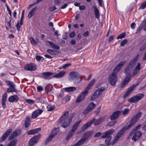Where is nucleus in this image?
<instances>
[{
	"mask_svg": "<svg viewBox=\"0 0 146 146\" xmlns=\"http://www.w3.org/2000/svg\"><path fill=\"white\" fill-rule=\"evenodd\" d=\"M15 86H12L11 87H9L7 90V92L8 93L15 92Z\"/></svg>",
	"mask_w": 146,
	"mask_h": 146,
	"instance_id": "obj_37",
	"label": "nucleus"
},
{
	"mask_svg": "<svg viewBox=\"0 0 146 146\" xmlns=\"http://www.w3.org/2000/svg\"><path fill=\"white\" fill-rule=\"evenodd\" d=\"M7 94L6 93H5L2 96V102H6L7 100Z\"/></svg>",
	"mask_w": 146,
	"mask_h": 146,
	"instance_id": "obj_42",
	"label": "nucleus"
},
{
	"mask_svg": "<svg viewBox=\"0 0 146 146\" xmlns=\"http://www.w3.org/2000/svg\"><path fill=\"white\" fill-rule=\"evenodd\" d=\"M100 95V94L99 93L98 91L96 90L91 97V100H92L97 98Z\"/></svg>",
	"mask_w": 146,
	"mask_h": 146,
	"instance_id": "obj_28",
	"label": "nucleus"
},
{
	"mask_svg": "<svg viewBox=\"0 0 146 146\" xmlns=\"http://www.w3.org/2000/svg\"><path fill=\"white\" fill-rule=\"evenodd\" d=\"M65 72L61 71L58 73L54 75L53 77L54 78H60L63 77L65 75Z\"/></svg>",
	"mask_w": 146,
	"mask_h": 146,
	"instance_id": "obj_23",
	"label": "nucleus"
},
{
	"mask_svg": "<svg viewBox=\"0 0 146 146\" xmlns=\"http://www.w3.org/2000/svg\"><path fill=\"white\" fill-rule=\"evenodd\" d=\"M11 21V20H10L9 22H6L7 26H6V27L7 30H8V27H10L11 26V24L10 22Z\"/></svg>",
	"mask_w": 146,
	"mask_h": 146,
	"instance_id": "obj_56",
	"label": "nucleus"
},
{
	"mask_svg": "<svg viewBox=\"0 0 146 146\" xmlns=\"http://www.w3.org/2000/svg\"><path fill=\"white\" fill-rule=\"evenodd\" d=\"M144 96V95L142 94H138L135 96L128 99L127 101L131 103H135L141 100Z\"/></svg>",
	"mask_w": 146,
	"mask_h": 146,
	"instance_id": "obj_7",
	"label": "nucleus"
},
{
	"mask_svg": "<svg viewBox=\"0 0 146 146\" xmlns=\"http://www.w3.org/2000/svg\"><path fill=\"white\" fill-rule=\"evenodd\" d=\"M75 35V33L73 31L70 33V35L69 36L70 38H72L74 37Z\"/></svg>",
	"mask_w": 146,
	"mask_h": 146,
	"instance_id": "obj_59",
	"label": "nucleus"
},
{
	"mask_svg": "<svg viewBox=\"0 0 146 146\" xmlns=\"http://www.w3.org/2000/svg\"><path fill=\"white\" fill-rule=\"evenodd\" d=\"M52 48L57 50H59L60 49V47L54 44Z\"/></svg>",
	"mask_w": 146,
	"mask_h": 146,
	"instance_id": "obj_60",
	"label": "nucleus"
},
{
	"mask_svg": "<svg viewBox=\"0 0 146 146\" xmlns=\"http://www.w3.org/2000/svg\"><path fill=\"white\" fill-rule=\"evenodd\" d=\"M36 65L33 63L26 65L25 67V70L31 71L36 70Z\"/></svg>",
	"mask_w": 146,
	"mask_h": 146,
	"instance_id": "obj_10",
	"label": "nucleus"
},
{
	"mask_svg": "<svg viewBox=\"0 0 146 146\" xmlns=\"http://www.w3.org/2000/svg\"><path fill=\"white\" fill-rule=\"evenodd\" d=\"M19 100L18 97L16 95L11 96L10 97L8 100L10 102H14L17 101Z\"/></svg>",
	"mask_w": 146,
	"mask_h": 146,
	"instance_id": "obj_26",
	"label": "nucleus"
},
{
	"mask_svg": "<svg viewBox=\"0 0 146 146\" xmlns=\"http://www.w3.org/2000/svg\"><path fill=\"white\" fill-rule=\"evenodd\" d=\"M37 90L38 91L40 92L43 90V88L41 86H39L37 87Z\"/></svg>",
	"mask_w": 146,
	"mask_h": 146,
	"instance_id": "obj_62",
	"label": "nucleus"
},
{
	"mask_svg": "<svg viewBox=\"0 0 146 146\" xmlns=\"http://www.w3.org/2000/svg\"><path fill=\"white\" fill-rule=\"evenodd\" d=\"M79 9L80 10H84L86 9V7L84 5L80 6Z\"/></svg>",
	"mask_w": 146,
	"mask_h": 146,
	"instance_id": "obj_64",
	"label": "nucleus"
},
{
	"mask_svg": "<svg viewBox=\"0 0 146 146\" xmlns=\"http://www.w3.org/2000/svg\"><path fill=\"white\" fill-rule=\"evenodd\" d=\"M101 119L99 118L95 122L94 124L95 125H97L98 124H100L101 123Z\"/></svg>",
	"mask_w": 146,
	"mask_h": 146,
	"instance_id": "obj_50",
	"label": "nucleus"
},
{
	"mask_svg": "<svg viewBox=\"0 0 146 146\" xmlns=\"http://www.w3.org/2000/svg\"><path fill=\"white\" fill-rule=\"evenodd\" d=\"M56 9V7L54 6L51 7L49 8V10L51 11H52Z\"/></svg>",
	"mask_w": 146,
	"mask_h": 146,
	"instance_id": "obj_57",
	"label": "nucleus"
},
{
	"mask_svg": "<svg viewBox=\"0 0 146 146\" xmlns=\"http://www.w3.org/2000/svg\"><path fill=\"white\" fill-rule=\"evenodd\" d=\"M52 139V137L51 136V135H50L47 139L46 141L44 144L45 145H46L49 141L51 140Z\"/></svg>",
	"mask_w": 146,
	"mask_h": 146,
	"instance_id": "obj_45",
	"label": "nucleus"
},
{
	"mask_svg": "<svg viewBox=\"0 0 146 146\" xmlns=\"http://www.w3.org/2000/svg\"><path fill=\"white\" fill-rule=\"evenodd\" d=\"M41 130V128H38L33 130H30L27 132L28 135H34L40 132Z\"/></svg>",
	"mask_w": 146,
	"mask_h": 146,
	"instance_id": "obj_20",
	"label": "nucleus"
},
{
	"mask_svg": "<svg viewBox=\"0 0 146 146\" xmlns=\"http://www.w3.org/2000/svg\"><path fill=\"white\" fill-rule=\"evenodd\" d=\"M143 27L144 28V30L146 31V18L143 21L142 24L140 25L138 29L141 30Z\"/></svg>",
	"mask_w": 146,
	"mask_h": 146,
	"instance_id": "obj_27",
	"label": "nucleus"
},
{
	"mask_svg": "<svg viewBox=\"0 0 146 146\" xmlns=\"http://www.w3.org/2000/svg\"><path fill=\"white\" fill-rule=\"evenodd\" d=\"M30 40L31 43L33 45H37V43L39 42L38 41L36 42L33 38H30Z\"/></svg>",
	"mask_w": 146,
	"mask_h": 146,
	"instance_id": "obj_40",
	"label": "nucleus"
},
{
	"mask_svg": "<svg viewBox=\"0 0 146 146\" xmlns=\"http://www.w3.org/2000/svg\"><path fill=\"white\" fill-rule=\"evenodd\" d=\"M146 7V1L142 3L140 7V8L143 9L145 8Z\"/></svg>",
	"mask_w": 146,
	"mask_h": 146,
	"instance_id": "obj_52",
	"label": "nucleus"
},
{
	"mask_svg": "<svg viewBox=\"0 0 146 146\" xmlns=\"http://www.w3.org/2000/svg\"><path fill=\"white\" fill-rule=\"evenodd\" d=\"M55 108L54 106L48 104L47 106V108L48 111H50L53 110Z\"/></svg>",
	"mask_w": 146,
	"mask_h": 146,
	"instance_id": "obj_38",
	"label": "nucleus"
},
{
	"mask_svg": "<svg viewBox=\"0 0 146 146\" xmlns=\"http://www.w3.org/2000/svg\"><path fill=\"white\" fill-rule=\"evenodd\" d=\"M114 131V130L113 129H111L104 133L101 137V138H106L105 142L106 144L107 145L101 144L99 146H107V145H111V143H110L111 139V135L113 133Z\"/></svg>",
	"mask_w": 146,
	"mask_h": 146,
	"instance_id": "obj_5",
	"label": "nucleus"
},
{
	"mask_svg": "<svg viewBox=\"0 0 146 146\" xmlns=\"http://www.w3.org/2000/svg\"><path fill=\"white\" fill-rule=\"evenodd\" d=\"M117 122V121H116L110 122L109 123L108 125L109 126H112L114 125Z\"/></svg>",
	"mask_w": 146,
	"mask_h": 146,
	"instance_id": "obj_54",
	"label": "nucleus"
},
{
	"mask_svg": "<svg viewBox=\"0 0 146 146\" xmlns=\"http://www.w3.org/2000/svg\"><path fill=\"white\" fill-rule=\"evenodd\" d=\"M121 113V112L120 111H116L113 112L111 115L110 119L112 121L117 119Z\"/></svg>",
	"mask_w": 146,
	"mask_h": 146,
	"instance_id": "obj_15",
	"label": "nucleus"
},
{
	"mask_svg": "<svg viewBox=\"0 0 146 146\" xmlns=\"http://www.w3.org/2000/svg\"><path fill=\"white\" fill-rule=\"evenodd\" d=\"M42 77L45 79H47L50 76L53 74V73L51 72H44L42 74Z\"/></svg>",
	"mask_w": 146,
	"mask_h": 146,
	"instance_id": "obj_24",
	"label": "nucleus"
},
{
	"mask_svg": "<svg viewBox=\"0 0 146 146\" xmlns=\"http://www.w3.org/2000/svg\"><path fill=\"white\" fill-rule=\"evenodd\" d=\"M89 34V33L88 32V31H87L86 32H85L83 34V35L84 36H88Z\"/></svg>",
	"mask_w": 146,
	"mask_h": 146,
	"instance_id": "obj_63",
	"label": "nucleus"
},
{
	"mask_svg": "<svg viewBox=\"0 0 146 146\" xmlns=\"http://www.w3.org/2000/svg\"><path fill=\"white\" fill-rule=\"evenodd\" d=\"M139 84V83L138 82L135 85H132L128 89L127 91L126 92L123 96L124 98L127 97L134 90L136 86Z\"/></svg>",
	"mask_w": 146,
	"mask_h": 146,
	"instance_id": "obj_9",
	"label": "nucleus"
},
{
	"mask_svg": "<svg viewBox=\"0 0 146 146\" xmlns=\"http://www.w3.org/2000/svg\"><path fill=\"white\" fill-rule=\"evenodd\" d=\"M95 81V79H93L89 83L88 86L86 88L85 90L86 91L88 92V90L91 88V86H92Z\"/></svg>",
	"mask_w": 146,
	"mask_h": 146,
	"instance_id": "obj_29",
	"label": "nucleus"
},
{
	"mask_svg": "<svg viewBox=\"0 0 146 146\" xmlns=\"http://www.w3.org/2000/svg\"><path fill=\"white\" fill-rule=\"evenodd\" d=\"M131 69H130V68L127 66L124 72L127 75L126 76H130V78H131V75L130 70Z\"/></svg>",
	"mask_w": 146,
	"mask_h": 146,
	"instance_id": "obj_35",
	"label": "nucleus"
},
{
	"mask_svg": "<svg viewBox=\"0 0 146 146\" xmlns=\"http://www.w3.org/2000/svg\"><path fill=\"white\" fill-rule=\"evenodd\" d=\"M17 141L15 140H13L10 142L8 145L7 146H15L16 143Z\"/></svg>",
	"mask_w": 146,
	"mask_h": 146,
	"instance_id": "obj_39",
	"label": "nucleus"
},
{
	"mask_svg": "<svg viewBox=\"0 0 146 146\" xmlns=\"http://www.w3.org/2000/svg\"><path fill=\"white\" fill-rule=\"evenodd\" d=\"M81 122V120H79L75 123L72 126V130L70 131L73 133H75V131L76 130L78 126Z\"/></svg>",
	"mask_w": 146,
	"mask_h": 146,
	"instance_id": "obj_25",
	"label": "nucleus"
},
{
	"mask_svg": "<svg viewBox=\"0 0 146 146\" xmlns=\"http://www.w3.org/2000/svg\"><path fill=\"white\" fill-rule=\"evenodd\" d=\"M146 49V42L140 48V50L141 51H144Z\"/></svg>",
	"mask_w": 146,
	"mask_h": 146,
	"instance_id": "obj_47",
	"label": "nucleus"
},
{
	"mask_svg": "<svg viewBox=\"0 0 146 146\" xmlns=\"http://www.w3.org/2000/svg\"><path fill=\"white\" fill-rule=\"evenodd\" d=\"M142 115L141 112H138L135 116H133L130 121L129 124L126 127H125L121 129L118 133L116 138L119 139L123 134L125 130L129 129L132 127L139 119Z\"/></svg>",
	"mask_w": 146,
	"mask_h": 146,
	"instance_id": "obj_2",
	"label": "nucleus"
},
{
	"mask_svg": "<svg viewBox=\"0 0 146 146\" xmlns=\"http://www.w3.org/2000/svg\"><path fill=\"white\" fill-rule=\"evenodd\" d=\"M26 101L27 103L30 104H33L35 102V101L31 100L26 99Z\"/></svg>",
	"mask_w": 146,
	"mask_h": 146,
	"instance_id": "obj_53",
	"label": "nucleus"
},
{
	"mask_svg": "<svg viewBox=\"0 0 146 146\" xmlns=\"http://www.w3.org/2000/svg\"><path fill=\"white\" fill-rule=\"evenodd\" d=\"M47 51L49 53L53 55L57 54L59 52V51L50 49H48L47 50Z\"/></svg>",
	"mask_w": 146,
	"mask_h": 146,
	"instance_id": "obj_34",
	"label": "nucleus"
},
{
	"mask_svg": "<svg viewBox=\"0 0 146 146\" xmlns=\"http://www.w3.org/2000/svg\"><path fill=\"white\" fill-rule=\"evenodd\" d=\"M74 134V133H72V132L70 131L66 137V140H69L70 138L72 135Z\"/></svg>",
	"mask_w": 146,
	"mask_h": 146,
	"instance_id": "obj_43",
	"label": "nucleus"
},
{
	"mask_svg": "<svg viewBox=\"0 0 146 146\" xmlns=\"http://www.w3.org/2000/svg\"><path fill=\"white\" fill-rule=\"evenodd\" d=\"M41 135L40 134L37 135H35L33 137L29 142L30 146H33L36 143H37L39 139L40 138Z\"/></svg>",
	"mask_w": 146,
	"mask_h": 146,
	"instance_id": "obj_8",
	"label": "nucleus"
},
{
	"mask_svg": "<svg viewBox=\"0 0 146 146\" xmlns=\"http://www.w3.org/2000/svg\"><path fill=\"white\" fill-rule=\"evenodd\" d=\"M12 129H9L1 137V142L3 141L10 134V133L12 132Z\"/></svg>",
	"mask_w": 146,
	"mask_h": 146,
	"instance_id": "obj_22",
	"label": "nucleus"
},
{
	"mask_svg": "<svg viewBox=\"0 0 146 146\" xmlns=\"http://www.w3.org/2000/svg\"><path fill=\"white\" fill-rule=\"evenodd\" d=\"M141 135L142 133L140 131L136 132L135 133L134 135L132 137V140L134 142L136 141L141 137Z\"/></svg>",
	"mask_w": 146,
	"mask_h": 146,
	"instance_id": "obj_18",
	"label": "nucleus"
},
{
	"mask_svg": "<svg viewBox=\"0 0 146 146\" xmlns=\"http://www.w3.org/2000/svg\"><path fill=\"white\" fill-rule=\"evenodd\" d=\"M125 63V61L120 62L113 70V72L109 75L108 80L111 85L113 86L115 84L117 80V74Z\"/></svg>",
	"mask_w": 146,
	"mask_h": 146,
	"instance_id": "obj_1",
	"label": "nucleus"
},
{
	"mask_svg": "<svg viewBox=\"0 0 146 146\" xmlns=\"http://www.w3.org/2000/svg\"><path fill=\"white\" fill-rule=\"evenodd\" d=\"M71 65V64L70 63L66 64L62 66V68L64 69H65L70 66Z\"/></svg>",
	"mask_w": 146,
	"mask_h": 146,
	"instance_id": "obj_58",
	"label": "nucleus"
},
{
	"mask_svg": "<svg viewBox=\"0 0 146 146\" xmlns=\"http://www.w3.org/2000/svg\"><path fill=\"white\" fill-rule=\"evenodd\" d=\"M68 80L74 83L78 84L82 81V77L77 72H72L69 74Z\"/></svg>",
	"mask_w": 146,
	"mask_h": 146,
	"instance_id": "obj_4",
	"label": "nucleus"
},
{
	"mask_svg": "<svg viewBox=\"0 0 146 146\" xmlns=\"http://www.w3.org/2000/svg\"><path fill=\"white\" fill-rule=\"evenodd\" d=\"M127 42V39L124 40L122 41L121 43V46H123L125 45Z\"/></svg>",
	"mask_w": 146,
	"mask_h": 146,
	"instance_id": "obj_51",
	"label": "nucleus"
},
{
	"mask_svg": "<svg viewBox=\"0 0 146 146\" xmlns=\"http://www.w3.org/2000/svg\"><path fill=\"white\" fill-rule=\"evenodd\" d=\"M141 69V65L140 63L137 64V66L134 69L132 73V76H134L139 72Z\"/></svg>",
	"mask_w": 146,
	"mask_h": 146,
	"instance_id": "obj_17",
	"label": "nucleus"
},
{
	"mask_svg": "<svg viewBox=\"0 0 146 146\" xmlns=\"http://www.w3.org/2000/svg\"><path fill=\"white\" fill-rule=\"evenodd\" d=\"M76 89V87H70L65 88L64 89L65 91L67 92H73L75 91Z\"/></svg>",
	"mask_w": 146,
	"mask_h": 146,
	"instance_id": "obj_31",
	"label": "nucleus"
},
{
	"mask_svg": "<svg viewBox=\"0 0 146 146\" xmlns=\"http://www.w3.org/2000/svg\"><path fill=\"white\" fill-rule=\"evenodd\" d=\"M37 9V7H35L29 13L28 17L29 18H31L35 14V13Z\"/></svg>",
	"mask_w": 146,
	"mask_h": 146,
	"instance_id": "obj_30",
	"label": "nucleus"
},
{
	"mask_svg": "<svg viewBox=\"0 0 146 146\" xmlns=\"http://www.w3.org/2000/svg\"><path fill=\"white\" fill-rule=\"evenodd\" d=\"M68 114L69 112L68 111L65 112L59 120V122L62 123L61 126L64 128L69 125L74 116L73 113H72L69 116Z\"/></svg>",
	"mask_w": 146,
	"mask_h": 146,
	"instance_id": "obj_3",
	"label": "nucleus"
},
{
	"mask_svg": "<svg viewBox=\"0 0 146 146\" xmlns=\"http://www.w3.org/2000/svg\"><path fill=\"white\" fill-rule=\"evenodd\" d=\"M129 110L128 108H125L123 111L122 113L123 115H125L128 113Z\"/></svg>",
	"mask_w": 146,
	"mask_h": 146,
	"instance_id": "obj_48",
	"label": "nucleus"
},
{
	"mask_svg": "<svg viewBox=\"0 0 146 146\" xmlns=\"http://www.w3.org/2000/svg\"><path fill=\"white\" fill-rule=\"evenodd\" d=\"M106 89V88L105 87H101L99 88H98L97 90L98 91L99 93L101 94L102 93V92H103Z\"/></svg>",
	"mask_w": 146,
	"mask_h": 146,
	"instance_id": "obj_44",
	"label": "nucleus"
},
{
	"mask_svg": "<svg viewBox=\"0 0 146 146\" xmlns=\"http://www.w3.org/2000/svg\"><path fill=\"white\" fill-rule=\"evenodd\" d=\"M96 17L98 19L100 17L99 11L98 8L95 6L94 7Z\"/></svg>",
	"mask_w": 146,
	"mask_h": 146,
	"instance_id": "obj_33",
	"label": "nucleus"
},
{
	"mask_svg": "<svg viewBox=\"0 0 146 146\" xmlns=\"http://www.w3.org/2000/svg\"><path fill=\"white\" fill-rule=\"evenodd\" d=\"M88 93L87 91H85L81 93L76 100V102L77 103H78L82 101L85 98V96Z\"/></svg>",
	"mask_w": 146,
	"mask_h": 146,
	"instance_id": "obj_14",
	"label": "nucleus"
},
{
	"mask_svg": "<svg viewBox=\"0 0 146 146\" xmlns=\"http://www.w3.org/2000/svg\"><path fill=\"white\" fill-rule=\"evenodd\" d=\"M31 119L30 117H28L25 120V126L26 127H27L29 125Z\"/></svg>",
	"mask_w": 146,
	"mask_h": 146,
	"instance_id": "obj_32",
	"label": "nucleus"
},
{
	"mask_svg": "<svg viewBox=\"0 0 146 146\" xmlns=\"http://www.w3.org/2000/svg\"><path fill=\"white\" fill-rule=\"evenodd\" d=\"M95 120V119L94 118L90 120V121L84 124L81 127L82 131H85L87 128L90 126V125Z\"/></svg>",
	"mask_w": 146,
	"mask_h": 146,
	"instance_id": "obj_13",
	"label": "nucleus"
},
{
	"mask_svg": "<svg viewBox=\"0 0 146 146\" xmlns=\"http://www.w3.org/2000/svg\"><path fill=\"white\" fill-rule=\"evenodd\" d=\"M36 60L37 61H40V60L42 58L43 59L42 60H43L44 59V58H43L41 56H36Z\"/></svg>",
	"mask_w": 146,
	"mask_h": 146,
	"instance_id": "obj_61",
	"label": "nucleus"
},
{
	"mask_svg": "<svg viewBox=\"0 0 146 146\" xmlns=\"http://www.w3.org/2000/svg\"><path fill=\"white\" fill-rule=\"evenodd\" d=\"M6 83L7 84L9 85V86L10 87H11L12 86H15V85H14L13 83V82L11 81H6Z\"/></svg>",
	"mask_w": 146,
	"mask_h": 146,
	"instance_id": "obj_49",
	"label": "nucleus"
},
{
	"mask_svg": "<svg viewBox=\"0 0 146 146\" xmlns=\"http://www.w3.org/2000/svg\"><path fill=\"white\" fill-rule=\"evenodd\" d=\"M126 34L125 33H122L119 35L117 38L118 39H122L125 37L126 35Z\"/></svg>",
	"mask_w": 146,
	"mask_h": 146,
	"instance_id": "obj_41",
	"label": "nucleus"
},
{
	"mask_svg": "<svg viewBox=\"0 0 146 146\" xmlns=\"http://www.w3.org/2000/svg\"><path fill=\"white\" fill-rule=\"evenodd\" d=\"M21 25H20L19 24V21L16 25L17 29L18 31H20V28L21 27Z\"/></svg>",
	"mask_w": 146,
	"mask_h": 146,
	"instance_id": "obj_55",
	"label": "nucleus"
},
{
	"mask_svg": "<svg viewBox=\"0 0 146 146\" xmlns=\"http://www.w3.org/2000/svg\"><path fill=\"white\" fill-rule=\"evenodd\" d=\"M70 100V96H67L65 97L63 99V101L65 103L68 101Z\"/></svg>",
	"mask_w": 146,
	"mask_h": 146,
	"instance_id": "obj_46",
	"label": "nucleus"
},
{
	"mask_svg": "<svg viewBox=\"0 0 146 146\" xmlns=\"http://www.w3.org/2000/svg\"><path fill=\"white\" fill-rule=\"evenodd\" d=\"M93 133L92 131H89L85 133L81 139L72 146H79L82 145L91 137Z\"/></svg>",
	"mask_w": 146,
	"mask_h": 146,
	"instance_id": "obj_6",
	"label": "nucleus"
},
{
	"mask_svg": "<svg viewBox=\"0 0 146 146\" xmlns=\"http://www.w3.org/2000/svg\"><path fill=\"white\" fill-rule=\"evenodd\" d=\"M96 105L93 102L91 103L84 111V113L86 115L95 108Z\"/></svg>",
	"mask_w": 146,
	"mask_h": 146,
	"instance_id": "obj_11",
	"label": "nucleus"
},
{
	"mask_svg": "<svg viewBox=\"0 0 146 146\" xmlns=\"http://www.w3.org/2000/svg\"><path fill=\"white\" fill-rule=\"evenodd\" d=\"M57 129H58L57 128H55L53 129L50 135H51L52 138L56 135L58 132V131L57 130Z\"/></svg>",
	"mask_w": 146,
	"mask_h": 146,
	"instance_id": "obj_36",
	"label": "nucleus"
},
{
	"mask_svg": "<svg viewBox=\"0 0 146 146\" xmlns=\"http://www.w3.org/2000/svg\"><path fill=\"white\" fill-rule=\"evenodd\" d=\"M43 111L42 110H36L33 113L32 115V117L33 118H36L39 115L41 114Z\"/></svg>",
	"mask_w": 146,
	"mask_h": 146,
	"instance_id": "obj_19",
	"label": "nucleus"
},
{
	"mask_svg": "<svg viewBox=\"0 0 146 146\" xmlns=\"http://www.w3.org/2000/svg\"><path fill=\"white\" fill-rule=\"evenodd\" d=\"M131 78L130 76H126L124 80L122 82L121 84V88L124 87L126 84L129 82Z\"/></svg>",
	"mask_w": 146,
	"mask_h": 146,
	"instance_id": "obj_21",
	"label": "nucleus"
},
{
	"mask_svg": "<svg viewBox=\"0 0 146 146\" xmlns=\"http://www.w3.org/2000/svg\"><path fill=\"white\" fill-rule=\"evenodd\" d=\"M21 133V130L18 129L16 130L14 132L12 133L9 137V140L13 139L15 137L19 135Z\"/></svg>",
	"mask_w": 146,
	"mask_h": 146,
	"instance_id": "obj_16",
	"label": "nucleus"
},
{
	"mask_svg": "<svg viewBox=\"0 0 146 146\" xmlns=\"http://www.w3.org/2000/svg\"><path fill=\"white\" fill-rule=\"evenodd\" d=\"M139 55L138 54L128 64L127 66L129 67L130 69H132V68L134 66L135 63L138 60Z\"/></svg>",
	"mask_w": 146,
	"mask_h": 146,
	"instance_id": "obj_12",
	"label": "nucleus"
}]
</instances>
